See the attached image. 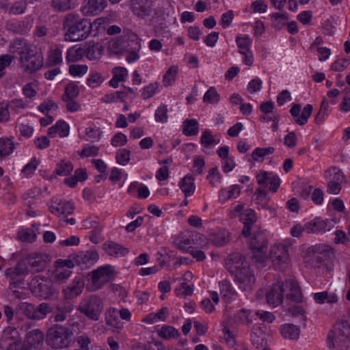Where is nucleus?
Segmentation results:
<instances>
[{
	"instance_id": "nucleus-1",
	"label": "nucleus",
	"mask_w": 350,
	"mask_h": 350,
	"mask_svg": "<svg viewBox=\"0 0 350 350\" xmlns=\"http://www.w3.org/2000/svg\"><path fill=\"white\" fill-rule=\"evenodd\" d=\"M66 40L76 42L85 39L92 30L91 22L75 13L66 14L63 21Z\"/></svg>"
},
{
	"instance_id": "nucleus-2",
	"label": "nucleus",
	"mask_w": 350,
	"mask_h": 350,
	"mask_svg": "<svg viewBox=\"0 0 350 350\" xmlns=\"http://www.w3.org/2000/svg\"><path fill=\"white\" fill-rule=\"evenodd\" d=\"M104 300L100 296L92 294L84 297L77 306V310L91 321L100 320L104 310Z\"/></svg>"
},
{
	"instance_id": "nucleus-3",
	"label": "nucleus",
	"mask_w": 350,
	"mask_h": 350,
	"mask_svg": "<svg viewBox=\"0 0 350 350\" xmlns=\"http://www.w3.org/2000/svg\"><path fill=\"white\" fill-rule=\"evenodd\" d=\"M72 332L67 327L57 325L49 329L46 334V343L53 349H63L73 342Z\"/></svg>"
},
{
	"instance_id": "nucleus-4",
	"label": "nucleus",
	"mask_w": 350,
	"mask_h": 350,
	"mask_svg": "<svg viewBox=\"0 0 350 350\" xmlns=\"http://www.w3.org/2000/svg\"><path fill=\"white\" fill-rule=\"evenodd\" d=\"M29 289L36 297L43 299H50L57 294L56 288L53 286L51 281L44 277H34L29 282Z\"/></svg>"
},
{
	"instance_id": "nucleus-5",
	"label": "nucleus",
	"mask_w": 350,
	"mask_h": 350,
	"mask_svg": "<svg viewBox=\"0 0 350 350\" xmlns=\"http://www.w3.org/2000/svg\"><path fill=\"white\" fill-rule=\"evenodd\" d=\"M288 249V245L281 243H276L271 247L269 257L277 269L284 270L289 265L291 258Z\"/></svg>"
},
{
	"instance_id": "nucleus-6",
	"label": "nucleus",
	"mask_w": 350,
	"mask_h": 350,
	"mask_svg": "<svg viewBox=\"0 0 350 350\" xmlns=\"http://www.w3.org/2000/svg\"><path fill=\"white\" fill-rule=\"evenodd\" d=\"M18 308L29 319L40 321L45 319L53 310V306L46 302H42L38 306L27 302L18 304Z\"/></svg>"
},
{
	"instance_id": "nucleus-7",
	"label": "nucleus",
	"mask_w": 350,
	"mask_h": 350,
	"mask_svg": "<svg viewBox=\"0 0 350 350\" xmlns=\"http://www.w3.org/2000/svg\"><path fill=\"white\" fill-rule=\"evenodd\" d=\"M267 245L268 241L265 233L258 232L253 234L250 241V247L256 262L263 264L267 261Z\"/></svg>"
},
{
	"instance_id": "nucleus-8",
	"label": "nucleus",
	"mask_w": 350,
	"mask_h": 350,
	"mask_svg": "<svg viewBox=\"0 0 350 350\" xmlns=\"http://www.w3.org/2000/svg\"><path fill=\"white\" fill-rule=\"evenodd\" d=\"M73 267L74 263L71 260H57L49 275L51 282L58 284L66 282L72 274L71 269Z\"/></svg>"
},
{
	"instance_id": "nucleus-9",
	"label": "nucleus",
	"mask_w": 350,
	"mask_h": 350,
	"mask_svg": "<svg viewBox=\"0 0 350 350\" xmlns=\"http://www.w3.org/2000/svg\"><path fill=\"white\" fill-rule=\"evenodd\" d=\"M29 273V269L23 261L18 262L13 267L5 271V276L9 280L10 288H16L24 282V276Z\"/></svg>"
},
{
	"instance_id": "nucleus-10",
	"label": "nucleus",
	"mask_w": 350,
	"mask_h": 350,
	"mask_svg": "<svg viewBox=\"0 0 350 350\" xmlns=\"http://www.w3.org/2000/svg\"><path fill=\"white\" fill-rule=\"evenodd\" d=\"M20 64L23 70L27 74H32L40 70L43 65V57L37 55L31 49L20 57Z\"/></svg>"
},
{
	"instance_id": "nucleus-11",
	"label": "nucleus",
	"mask_w": 350,
	"mask_h": 350,
	"mask_svg": "<svg viewBox=\"0 0 350 350\" xmlns=\"http://www.w3.org/2000/svg\"><path fill=\"white\" fill-rule=\"evenodd\" d=\"M232 276H234V281L239 289L244 292L252 291L256 278L253 270L250 267L242 269Z\"/></svg>"
},
{
	"instance_id": "nucleus-12",
	"label": "nucleus",
	"mask_w": 350,
	"mask_h": 350,
	"mask_svg": "<svg viewBox=\"0 0 350 350\" xmlns=\"http://www.w3.org/2000/svg\"><path fill=\"white\" fill-rule=\"evenodd\" d=\"M350 335V327L347 322L340 321L337 323L334 329L330 331L327 335V343L330 349H332L334 346V340L336 338V341H345Z\"/></svg>"
},
{
	"instance_id": "nucleus-13",
	"label": "nucleus",
	"mask_w": 350,
	"mask_h": 350,
	"mask_svg": "<svg viewBox=\"0 0 350 350\" xmlns=\"http://www.w3.org/2000/svg\"><path fill=\"white\" fill-rule=\"evenodd\" d=\"M49 260V256L48 254L33 252L28 254L22 261L30 267L31 271L38 273L46 269Z\"/></svg>"
},
{
	"instance_id": "nucleus-14",
	"label": "nucleus",
	"mask_w": 350,
	"mask_h": 350,
	"mask_svg": "<svg viewBox=\"0 0 350 350\" xmlns=\"http://www.w3.org/2000/svg\"><path fill=\"white\" fill-rule=\"evenodd\" d=\"M74 309V305L66 300H61L57 302L51 313L52 315L50 319L55 323L64 322L66 320L67 316Z\"/></svg>"
},
{
	"instance_id": "nucleus-15",
	"label": "nucleus",
	"mask_w": 350,
	"mask_h": 350,
	"mask_svg": "<svg viewBox=\"0 0 350 350\" xmlns=\"http://www.w3.org/2000/svg\"><path fill=\"white\" fill-rule=\"evenodd\" d=\"M248 267L250 266L245 261L244 256L238 252L230 254L225 260V267L231 275Z\"/></svg>"
},
{
	"instance_id": "nucleus-16",
	"label": "nucleus",
	"mask_w": 350,
	"mask_h": 350,
	"mask_svg": "<svg viewBox=\"0 0 350 350\" xmlns=\"http://www.w3.org/2000/svg\"><path fill=\"white\" fill-rule=\"evenodd\" d=\"M113 274V269L111 266L101 267L92 272V282L96 288H100L111 280Z\"/></svg>"
},
{
	"instance_id": "nucleus-17",
	"label": "nucleus",
	"mask_w": 350,
	"mask_h": 350,
	"mask_svg": "<svg viewBox=\"0 0 350 350\" xmlns=\"http://www.w3.org/2000/svg\"><path fill=\"white\" fill-rule=\"evenodd\" d=\"M285 292L284 285L282 282H278L272 285L271 288L267 293L266 299L268 304L273 307L282 304Z\"/></svg>"
},
{
	"instance_id": "nucleus-18",
	"label": "nucleus",
	"mask_w": 350,
	"mask_h": 350,
	"mask_svg": "<svg viewBox=\"0 0 350 350\" xmlns=\"http://www.w3.org/2000/svg\"><path fill=\"white\" fill-rule=\"evenodd\" d=\"M131 10L137 17L144 19L150 16L152 3L150 0H132Z\"/></svg>"
},
{
	"instance_id": "nucleus-19",
	"label": "nucleus",
	"mask_w": 350,
	"mask_h": 350,
	"mask_svg": "<svg viewBox=\"0 0 350 350\" xmlns=\"http://www.w3.org/2000/svg\"><path fill=\"white\" fill-rule=\"evenodd\" d=\"M83 288L84 283L79 278L74 279L70 284L62 289L64 300L67 301L76 298L81 294Z\"/></svg>"
},
{
	"instance_id": "nucleus-20",
	"label": "nucleus",
	"mask_w": 350,
	"mask_h": 350,
	"mask_svg": "<svg viewBox=\"0 0 350 350\" xmlns=\"http://www.w3.org/2000/svg\"><path fill=\"white\" fill-rule=\"evenodd\" d=\"M107 0H84L81 10L85 15H98L107 6Z\"/></svg>"
},
{
	"instance_id": "nucleus-21",
	"label": "nucleus",
	"mask_w": 350,
	"mask_h": 350,
	"mask_svg": "<svg viewBox=\"0 0 350 350\" xmlns=\"http://www.w3.org/2000/svg\"><path fill=\"white\" fill-rule=\"evenodd\" d=\"M265 326H254L252 328L250 340L252 345L257 349L267 346L268 334L266 333Z\"/></svg>"
},
{
	"instance_id": "nucleus-22",
	"label": "nucleus",
	"mask_w": 350,
	"mask_h": 350,
	"mask_svg": "<svg viewBox=\"0 0 350 350\" xmlns=\"http://www.w3.org/2000/svg\"><path fill=\"white\" fill-rule=\"evenodd\" d=\"M105 323L113 329V332L119 333L123 328V323L119 320L118 310L113 307L105 312Z\"/></svg>"
},
{
	"instance_id": "nucleus-23",
	"label": "nucleus",
	"mask_w": 350,
	"mask_h": 350,
	"mask_svg": "<svg viewBox=\"0 0 350 350\" xmlns=\"http://www.w3.org/2000/svg\"><path fill=\"white\" fill-rule=\"evenodd\" d=\"M44 333L38 329H33L26 335V350L38 349L43 344Z\"/></svg>"
},
{
	"instance_id": "nucleus-24",
	"label": "nucleus",
	"mask_w": 350,
	"mask_h": 350,
	"mask_svg": "<svg viewBox=\"0 0 350 350\" xmlns=\"http://www.w3.org/2000/svg\"><path fill=\"white\" fill-rule=\"evenodd\" d=\"M103 249L109 256L115 258L123 257L129 254V250L112 241H107L103 245Z\"/></svg>"
},
{
	"instance_id": "nucleus-25",
	"label": "nucleus",
	"mask_w": 350,
	"mask_h": 350,
	"mask_svg": "<svg viewBox=\"0 0 350 350\" xmlns=\"http://www.w3.org/2000/svg\"><path fill=\"white\" fill-rule=\"evenodd\" d=\"M284 285L285 291L287 290L289 292L286 293V297L296 302H299L301 300L302 295L300 288L298 283L292 279H289L282 282Z\"/></svg>"
},
{
	"instance_id": "nucleus-26",
	"label": "nucleus",
	"mask_w": 350,
	"mask_h": 350,
	"mask_svg": "<svg viewBox=\"0 0 350 350\" xmlns=\"http://www.w3.org/2000/svg\"><path fill=\"white\" fill-rule=\"evenodd\" d=\"M193 235L190 232H181L173 241L176 247L183 252H188L191 249Z\"/></svg>"
},
{
	"instance_id": "nucleus-27",
	"label": "nucleus",
	"mask_w": 350,
	"mask_h": 350,
	"mask_svg": "<svg viewBox=\"0 0 350 350\" xmlns=\"http://www.w3.org/2000/svg\"><path fill=\"white\" fill-rule=\"evenodd\" d=\"M220 294L226 301H231L237 296V292L232 287L230 280L224 279L219 282Z\"/></svg>"
},
{
	"instance_id": "nucleus-28",
	"label": "nucleus",
	"mask_w": 350,
	"mask_h": 350,
	"mask_svg": "<svg viewBox=\"0 0 350 350\" xmlns=\"http://www.w3.org/2000/svg\"><path fill=\"white\" fill-rule=\"evenodd\" d=\"M83 47L84 56L90 60H97L102 55L103 49L98 43L86 44Z\"/></svg>"
},
{
	"instance_id": "nucleus-29",
	"label": "nucleus",
	"mask_w": 350,
	"mask_h": 350,
	"mask_svg": "<svg viewBox=\"0 0 350 350\" xmlns=\"http://www.w3.org/2000/svg\"><path fill=\"white\" fill-rule=\"evenodd\" d=\"M32 47L28 44L23 38L14 39L10 44V51L12 53H17L22 57L27 51H29Z\"/></svg>"
},
{
	"instance_id": "nucleus-30",
	"label": "nucleus",
	"mask_w": 350,
	"mask_h": 350,
	"mask_svg": "<svg viewBox=\"0 0 350 350\" xmlns=\"http://www.w3.org/2000/svg\"><path fill=\"white\" fill-rule=\"evenodd\" d=\"M241 192L240 187L237 185H233L228 188L222 189L219 193V200L225 202L232 198H237Z\"/></svg>"
},
{
	"instance_id": "nucleus-31",
	"label": "nucleus",
	"mask_w": 350,
	"mask_h": 350,
	"mask_svg": "<svg viewBox=\"0 0 350 350\" xmlns=\"http://www.w3.org/2000/svg\"><path fill=\"white\" fill-rule=\"evenodd\" d=\"M179 187L185 193L186 198L191 196L196 189L194 178L191 174H187L179 182Z\"/></svg>"
},
{
	"instance_id": "nucleus-32",
	"label": "nucleus",
	"mask_w": 350,
	"mask_h": 350,
	"mask_svg": "<svg viewBox=\"0 0 350 350\" xmlns=\"http://www.w3.org/2000/svg\"><path fill=\"white\" fill-rule=\"evenodd\" d=\"M113 77L109 81V84L110 86L117 88L120 82H123L126 80L128 75V70L124 67H116L112 70Z\"/></svg>"
},
{
	"instance_id": "nucleus-33",
	"label": "nucleus",
	"mask_w": 350,
	"mask_h": 350,
	"mask_svg": "<svg viewBox=\"0 0 350 350\" xmlns=\"http://www.w3.org/2000/svg\"><path fill=\"white\" fill-rule=\"evenodd\" d=\"M281 334L286 338L297 339L299 337V328L293 324H284L280 329Z\"/></svg>"
},
{
	"instance_id": "nucleus-34",
	"label": "nucleus",
	"mask_w": 350,
	"mask_h": 350,
	"mask_svg": "<svg viewBox=\"0 0 350 350\" xmlns=\"http://www.w3.org/2000/svg\"><path fill=\"white\" fill-rule=\"evenodd\" d=\"M158 335L165 339H176L180 336V333L177 329L171 325H164L157 331Z\"/></svg>"
},
{
	"instance_id": "nucleus-35",
	"label": "nucleus",
	"mask_w": 350,
	"mask_h": 350,
	"mask_svg": "<svg viewBox=\"0 0 350 350\" xmlns=\"http://www.w3.org/2000/svg\"><path fill=\"white\" fill-rule=\"evenodd\" d=\"M325 178L327 182L343 183L345 179L342 172L336 167H332L325 172Z\"/></svg>"
},
{
	"instance_id": "nucleus-36",
	"label": "nucleus",
	"mask_w": 350,
	"mask_h": 350,
	"mask_svg": "<svg viewBox=\"0 0 350 350\" xmlns=\"http://www.w3.org/2000/svg\"><path fill=\"white\" fill-rule=\"evenodd\" d=\"M6 27L8 31L18 34H25L30 29L29 23L24 21L8 23Z\"/></svg>"
},
{
	"instance_id": "nucleus-37",
	"label": "nucleus",
	"mask_w": 350,
	"mask_h": 350,
	"mask_svg": "<svg viewBox=\"0 0 350 350\" xmlns=\"http://www.w3.org/2000/svg\"><path fill=\"white\" fill-rule=\"evenodd\" d=\"M325 226L326 225L323 220L315 218L312 221L304 225V230L308 234L317 233L325 230Z\"/></svg>"
},
{
	"instance_id": "nucleus-38",
	"label": "nucleus",
	"mask_w": 350,
	"mask_h": 350,
	"mask_svg": "<svg viewBox=\"0 0 350 350\" xmlns=\"http://www.w3.org/2000/svg\"><path fill=\"white\" fill-rule=\"evenodd\" d=\"M275 152V148L271 146L266 148H256L252 152L251 157L253 161L257 162L263 161L265 157Z\"/></svg>"
},
{
	"instance_id": "nucleus-39",
	"label": "nucleus",
	"mask_w": 350,
	"mask_h": 350,
	"mask_svg": "<svg viewBox=\"0 0 350 350\" xmlns=\"http://www.w3.org/2000/svg\"><path fill=\"white\" fill-rule=\"evenodd\" d=\"M51 5L55 11L66 12L75 8L73 0H51Z\"/></svg>"
},
{
	"instance_id": "nucleus-40",
	"label": "nucleus",
	"mask_w": 350,
	"mask_h": 350,
	"mask_svg": "<svg viewBox=\"0 0 350 350\" xmlns=\"http://www.w3.org/2000/svg\"><path fill=\"white\" fill-rule=\"evenodd\" d=\"M84 51L83 46H72L67 51L66 60L68 62H78L84 56Z\"/></svg>"
},
{
	"instance_id": "nucleus-41",
	"label": "nucleus",
	"mask_w": 350,
	"mask_h": 350,
	"mask_svg": "<svg viewBox=\"0 0 350 350\" xmlns=\"http://www.w3.org/2000/svg\"><path fill=\"white\" fill-rule=\"evenodd\" d=\"M229 241L230 232L224 229L219 230L212 239V242L218 247H221Z\"/></svg>"
},
{
	"instance_id": "nucleus-42",
	"label": "nucleus",
	"mask_w": 350,
	"mask_h": 350,
	"mask_svg": "<svg viewBox=\"0 0 350 350\" xmlns=\"http://www.w3.org/2000/svg\"><path fill=\"white\" fill-rule=\"evenodd\" d=\"M15 149V144L10 139H0V158L10 155Z\"/></svg>"
},
{
	"instance_id": "nucleus-43",
	"label": "nucleus",
	"mask_w": 350,
	"mask_h": 350,
	"mask_svg": "<svg viewBox=\"0 0 350 350\" xmlns=\"http://www.w3.org/2000/svg\"><path fill=\"white\" fill-rule=\"evenodd\" d=\"M183 133L187 136L197 135L199 130L198 122L195 119L186 120L184 122Z\"/></svg>"
},
{
	"instance_id": "nucleus-44",
	"label": "nucleus",
	"mask_w": 350,
	"mask_h": 350,
	"mask_svg": "<svg viewBox=\"0 0 350 350\" xmlns=\"http://www.w3.org/2000/svg\"><path fill=\"white\" fill-rule=\"evenodd\" d=\"M98 258V254L96 252L86 251L82 253L79 256V262L83 263L87 266L94 265Z\"/></svg>"
},
{
	"instance_id": "nucleus-45",
	"label": "nucleus",
	"mask_w": 350,
	"mask_h": 350,
	"mask_svg": "<svg viewBox=\"0 0 350 350\" xmlns=\"http://www.w3.org/2000/svg\"><path fill=\"white\" fill-rule=\"evenodd\" d=\"M314 299L318 304H323L325 301L329 304L336 303L338 301L337 296L335 294H330L327 291L317 293L314 295Z\"/></svg>"
},
{
	"instance_id": "nucleus-46",
	"label": "nucleus",
	"mask_w": 350,
	"mask_h": 350,
	"mask_svg": "<svg viewBox=\"0 0 350 350\" xmlns=\"http://www.w3.org/2000/svg\"><path fill=\"white\" fill-rule=\"evenodd\" d=\"M48 61L50 65H56L62 62V51L58 46H55L50 49Z\"/></svg>"
},
{
	"instance_id": "nucleus-47",
	"label": "nucleus",
	"mask_w": 350,
	"mask_h": 350,
	"mask_svg": "<svg viewBox=\"0 0 350 350\" xmlns=\"http://www.w3.org/2000/svg\"><path fill=\"white\" fill-rule=\"evenodd\" d=\"M167 314L168 309L165 307H163L157 313L150 314L144 319V321L148 323H154L158 320L165 321Z\"/></svg>"
},
{
	"instance_id": "nucleus-48",
	"label": "nucleus",
	"mask_w": 350,
	"mask_h": 350,
	"mask_svg": "<svg viewBox=\"0 0 350 350\" xmlns=\"http://www.w3.org/2000/svg\"><path fill=\"white\" fill-rule=\"evenodd\" d=\"M73 170V165L70 161L62 160L57 164L55 172L59 176H67Z\"/></svg>"
},
{
	"instance_id": "nucleus-49",
	"label": "nucleus",
	"mask_w": 350,
	"mask_h": 350,
	"mask_svg": "<svg viewBox=\"0 0 350 350\" xmlns=\"http://www.w3.org/2000/svg\"><path fill=\"white\" fill-rule=\"evenodd\" d=\"M178 70V66L174 65L171 66L167 69L163 79V83L165 86L172 85L175 82Z\"/></svg>"
},
{
	"instance_id": "nucleus-50",
	"label": "nucleus",
	"mask_w": 350,
	"mask_h": 350,
	"mask_svg": "<svg viewBox=\"0 0 350 350\" xmlns=\"http://www.w3.org/2000/svg\"><path fill=\"white\" fill-rule=\"evenodd\" d=\"M2 338L5 340H10L11 342L21 340L18 331L16 328L11 326L7 327L3 329Z\"/></svg>"
},
{
	"instance_id": "nucleus-51",
	"label": "nucleus",
	"mask_w": 350,
	"mask_h": 350,
	"mask_svg": "<svg viewBox=\"0 0 350 350\" xmlns=\"http://www.w3.org/2000/svg\"><path fill=\"white\" fill-rule=\"evenodd\" d=\"M126 98V92L116 91L112 94L105 95L101 100L105 103H110L116 101H123Z\"/></svg>"
},
{
	"instance_id": "nucleus-52",
	"label": "nucleus",
	"mask_w": 350,
	"mask_h": 350,
	"mask_svg": "<svg viewBox=\"0 0 350 350\" xmlns=\"http://www.w3.org/2000/svg\"><path fill=\"white\" fill-rule=\"evenodd\" d=\"M236 42L239 49V53L250 51L252 40L248 36H238L236 38Z\"/></svg>"
},
{
	"instance_id": "nucleus-53",
	"label": "nucleus",
	"mask_w": 350,
	"mask_h": 350,
	"mask_svg": "<svg viewBox=\"0 0 350 350\" xmlns=\"http://www.w3.org/2000/svg\"><path fill=\"white\" fill-rule=\"evenodd\" d=\"M219 142V140H216L212 134V132L209 130H206L202 133L200 138V143L206 148L209 146L217 144Z\"/></svg>"
},
{
	"instance_id": "nucleus-54",
	"label": "nucleus",
	"mask_w": 350,
	"mask_h": 350,
	"mask_svg": "<svg viewBox=\"0 0 350 350\" xmlns=\"http://www.w3.org/2000/svg\"><path fill=\"white\" fill-rule=\"evenodd\" d=\"M240 219L244 225L252 226L256 219L254 211L250 208L245 210L241 214Z\"/></svg>"
},
{
	"instance_id": "nucleus-55",
	"label": "nucleus",
	"mask_w": 350,
	"mask_h": 350,
	"mask_svg": "<svg viewBox=\"0 0 350 350\" xmlns=\"http://www.w3.org/2000/svg\"><path fill=\"white\" fill-rule=\"evenodd\" d=\"M17 236L19 240L26 242H33L36 238L34 230L29 228L19 230Z\"/></svg>"
},
{
	"instance_id": "nucleus-56",
	"label": "nucleus",
	"mask_w": 350,
	"mask_h": 350,
	"mask_svg": "<svg viewBox=\"0 0 350 350\" xmlns=\"http://www.w3.org/2000/svg\"><path fill=\"white\" fill-rule=\"evenodd\" d=\"M167 106L166 105H161L155 111L154 118L157 122L165 123L167 122Z\"/></svg>"
},
{
	"instance_id": "nucleus-57",
	"label": "nucleus",
	"mask_w": 350,
	"mask_h": 350,
	"mask_svg": "<svg viewBox=\"0 0 350 350\" xmlns=\"http://www.w3.org/2000/svg\"><path fill=\"white\" fill-rule=\"evenodd\" d=\"M312 106L310 104L306 105L301 112V116L295 119L297 124L299 125H304L307 123L308 118L310 117L312 112Z\"/></svg>"
},
{
	"instance_id": "nucleus-58",
	"label": "nucleus",
	"mask_w": 350,
	"mask_h": 350,
	"mask_svg": "<svg viewBox=\"0 0 350 350\" xmlns=\"http://www.w3.org/2000/svg\"><path fill=\"white\" fill-rule=\"evenodd\" d=\"M219 95L213 87L210 88L203 97V101L211 104L218 103Z\"/></svg>"
},
{
	"instance_id": "nucleus-59",
	"label": "nucleus",
	"mask_w": 350,
	"mask_h": 350,
	"mask_svg": "<svg viewBox=\"0 0 350 350\" xmlns=\"http://www.w3.org/2000/svg\"><path fill=\"white\" fill-rule=\"evenodd\" d=\"M206 178L213 187H216L221 182V176L217 167H212L208 170Z\"/></svg>"
},
{
	"instance_id": "nucleus-60",
	"label": "nucleus",
	"mask_w": 350,
	"mask_h": 350,
	"mask_svg": "<svg viewBox=\"0 0 350 350\" xmlns=\"http://www.w3.org/2000/svg\"><path fill=\"white\" fill-rule=\"evenodd\" d=\"M79 93L78 86L73 83H70L66 85L62 98H75L79 95Z\"/></svg>"
},
{
	"instance_id": "nucleus-61",
	"label": "nucleus",
	"mask_w": 350,
	"mask_h": 350,
	"mask_svg": "<svg viewBox=\"0 0 350 350\" xmlns=\"http://www.w3.org/2000/svg\"><path fill=\"white\" fill-rule=\"evenodd\" d=\"M103 81V77L100 73L98 72H92L88 79V84L92 88H96Z\"/></svg>"
},
{
	"instance_id": "nucleus-62",
	"label": "nucleus",
	"mask_w": 350,
	"mask_h": 350,
	"mask_svg": "<svg viewBox=\"0 0 350 350\" xmlns=\"http://www.w3.org/2000/svg\"><path fill=\"white\" fill-rule=\"evenodd\" d=\"M98 148L96 146L85 144L81 150L79 155L81 157H95L98 154Z\"/></svg>"
},
{
	"instance_id": "nucleus-63",
	"label": "nucleus",
	"mask_w": 350,
	"mask_h": 350,
	"mask_svg": "<svg viewBox=\"0 0 350 350\" xmlns=\"http://www.w3.org/2000/svg\"><path fill=\"white\" fill-rule=\"evenodd\" d=\"M116 159L119 164L125 165L130 160V151L125 148L118 150Z\"/></svg>"
},
{
	"instance_id": "nucleus-64",
	"label": "nucleus",
	"mask_w": 350,
	"mask_h": 350,
	"mask_svg": "<svg viewBox=\"0 0 350 350\" xmlns=\"http://www.w3.org/2000/svg\"><path fill=\"white\" fill-rule=\"evenodd\" d=\"M159 90V84L151 83L147 86H146L143 89V92L142 93V96L144 99H148L153 96L156 92Z\"/></svg>"
}]
</instances>
